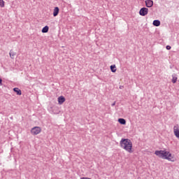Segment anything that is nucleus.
I'll use <instances>...</instances> for the list:
<instances>
[{
    "instance_id": "18",
    "label": "nucleus",
    "mask_w": 179,
    "mask_h": 179,
    "mask_svg": "<svg viewBox=\"0 0 179 179\" xmlns=\"http://www.w3.org/2000/svg\"><path fill=\"white\" fill-rule=\"evenodd\" d=\"M80 179H92V178L84 177V178H81Z\"/></svg>"
},
{
    "instance_id": "6",
    "label": "nucleus",
    "mask_w": 179,
    "mask_h": 179,
    "mask_svg": "<svg viewBox=\"0 0 179 179\" xmlns=\"http://www.w3.org/2000/svg\"><path fill=\"white\" fill-rule=\"evenodd\" d=\"M57 101L59 104H64V103H65V97L64 96H60L58 97Z\"/></svg>"
},
{
    "instance_id": "1",
    "label": "nucleus",
    "mask_w": 179,
    "mask_h": 179,
    "mask_svg": "<svg viewBox=\"0 0 179 179\" xmlns=\"http://www.w3.org/2000/svg\"><path fill=\"white\" fill-rule=\"evenodd\" d=\"M120 145L122 149L128 153H134V145L131 139L122 138L120 141Z\"/></svg>"
},
{
    "instance_id": "5",
    "label": "nucleus",
    "mask_w": 179,
    "mask_h": 179,
    "mask_svg": "<svg viewBox=\"0 0 179 179\" xmlns=\"http://www.w3.org/2000/svg\"><path fill=\"white\" fill-rule=\"evenodd\" d=\"M173 134L175 136L179 139V124H177L173 127Z\"/></svg>"
},
{
    "instance_id": "10",
    "label": "nucleus",
    "mask_w": 179,
    "mask_h": 179,
    "mask_svg": "<svg viewBox=\"0 0 179 179\" xmlns=\"http://www.w3.org/2000/svg\"><path fill=\"white\" fill-rule=\"evenodd\" d=\"M153 26H155L156 27H159L160 26V20H155L152 22Z\"/></svg>"
},
{
    "instance_id": "2",
    "label": "nucleus",
    "mask_w": 179,
    "mask_h": 179,
    "mask_svg": "<svg viewBox=\"0 0 179 179\" xmlns=\"http://www.w3.org/2000/svg\"><path fill=\"white\" fill-rule=\"evenodd\" d=\"M155 155L158 156V157L164 159V160H168L169 162H176V160L174 155L167 150H156Z\"/></svg>"
},
{
    "instance_id": "20",
    "label": "nucleus",
    "mask_w": 179,
    "mask_h": 179,
    "mask_svg": "<svg viewBox=\"0 0 179 179\" xmlns=\"http://www.w3.org/2000/svg\"><path fill=\"white\" fill-rule=\"evenodd\" d=\"M2 85V79L0 78V85Z\"/></svg>"
},
{
    "instance_id": "16",
    "label": "nucleus",
    "mask_w": 179,
    "mask_h": 179,
    "mask_svg": "<svg viewBox=\"0 0 179 179\" xmlns=\"http://www.w3.org/2000/svg\"><path fill=\"white\" fill-rule=\"evenodd\" d=\"M0 8H5V1L3 0H0Z\"/></svg>"
},
{
    "instance_id": "11",
    "label": "nucleus",
    "mask_w": 179,
    "mask_h": 179,
    "mask_svg": "<svg viewBox=\"0 0 179 179\" xmlns=\"http://www.w3.org/2000/svg\"><path fill=\"white\" fill-rule=\"evenodd\" d=\"M118 122L122 125H125V124H127V121L125 120V119L123 118L118 119Z\"/></svg>"
},
{
    "instance_id": "13",
    "label": "nucleus",
    "mask_w": 179,
    "mask_h": 179,
    "mask_svg": "<svg viewBox=\"0 0 179 179\" xmlns=\"http://www.w3.org/2000/svg\"><path fill=\"white\" fill-rule=\"evenodd\" d=\"M110 71L111 72H113V73L117 72V67L115 66V65L110 66Z\"/></svg>"
},
{
    "instance_id": "19",
    "label": "nucleus",
    "mask_w": 179,
    "mask_h": 179,
    "mask_svg": "<svg viewBox=\"0 0 179 179\" xmlns=\"http://www.w3.org/2000/svg\"><path fill=\"white\" fill-rule=\"evenodd\" d=\"M112 107H114V106H115V101L113 102L112 104H111Z\"/></svg>"
},
{
    "instance_id": "21",
    "label": "nucleus",
    "mask_w": 179,
    "mask_h": 179,
    "mask_svg": "<svg viewBox=\"0 0 179 179\" xmlns=\"http://www.w3.org/2000/svg\"><path fill=\"white\" fill-rule=\"evenodd\" d=\"M53 113H54V114H58V113H57V112H54Z\"/></svg>"
},
{
    "instance_id": "17",
    "label": "nucleus",
    "mask_w": 179,
    "mask_h": 179,
    "mask_svg": "<svg viewBox=\"0 0 179 179\" xmlns=\"http://www.w3.org/2000/svg\"><path fill=\"white\" fill-rule=\"evenodd\" d=\"M166 50H171V46L166 45Z\"/></svg>"
},
{
    "instance_id": "4",
    "label": "nucleus",
    "mask_w": 179,
    "mask_h": 179,
    "mask_svg": "<svg viewBox=\"0 0 179 179\" xmlns=\"http://www.w3.org/2000/svg\"><path fill=\"white\" fill-rule=\"evenodd\" d=\"M148 13H149V9L148 8L143 7L141 9H140L139 15L141 16H146Z\"/></svg>"
},
{
    "instance_id": "14",
    "label": "nucleus",
    "mask_w": 179,
    "mask_h": 179,
    "mask_svg": "<svg viewBox=\"0 0 179 179\" xmlns=\"http://www.w3.org/2000/svg\"><path fill=\"white\" fill-rule=\"evenodd\" d=\"M49 27L48 26H45L42 29V33H48V30H49Z\"/></svg>"
},
{
    "instance_id": "8",
    "label": "nucleus",
    "mask_w": 179,
    "mask_h": 179,
    "mask_svg": "<svg viewBox=\"0 0 179 179\" xmlns=\"http://www.w3.org/2000/svg\"><path fill=\"white\" fill-rule=\"evenodd\" d=\"M59 13V8L55 7L53 10V16L55 17L58 16Z\"/></svg>"
},
{
    "instance_id": "9",
    "label": "nucleus",
    "mask_w": 179,
    "mask_h": 179,
    "mask_svg": "<svg viewBox=\"0 0 179 179\" xmlns=\"http://www.w3.org/2000/svg\"><path fill=\"white\" fill-rule=\"evenodd\" d=\"M13 91L17 94V96H22V90H20L19 88H14Z\"/></svg>"
},
{
    "instance_id": "12",
    "label": "nucleus",
    "mask_w": 179,
    "mask_h": 179,
    "mask_svg": "<svg viewBox=\"0 0 179 179\" xmlns=\"http://www.w3.org/2000/svg\"><path fill=\"white\" fill-rule=\"evenodd\" d=\"M177 74H173L172 75V82L173 83H176V82H177Z\"/></svg>"
},
{
    "instance_id": "7",
    "label": "nucleus",
    "mask_w": 179,
    "mask_h": 179,
    "mask_svg": "<svg viewBox=\"0 0 179 179\" xmlns=\"http://www.w3.org/2000/svg\"><path fill=\"white\" fill-rule=\"evenodd\" d=\"M145 6H147V8H152V6H153V1L146 0L145 1Z\"/></svg>"
},
{
    "instance_id": "15",
    "label": "nucleus",
    "mask_w": 179,
    "mask_h": 179,
    "mask_svg": "<svg viewBox=\"0 0 179 179\" xmlns=\"http://www.w3.org/2000/svg\"><path fill=\"white\" fill-rule=\"evenodd\" d=\"M9 54L12 59H13L15 58V55H16V52H13V50H10Z\"/></svg>"
},
{
    "instance_id": "3",
    "label": "nucleus",
    "mask_w": 179,
    "mask_h": 179,
    "mask_svg": "<svg viewBox=\"0 0 179 179\" xmlns=\"http://www.w3.org/2000/svg\"><path fill=\"white\" fill-rule=\"evenodd\" d=\"M31 135H38V134H41V127H34L31 129Z\"/></svg>"
}]
</instances>
